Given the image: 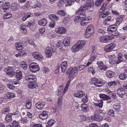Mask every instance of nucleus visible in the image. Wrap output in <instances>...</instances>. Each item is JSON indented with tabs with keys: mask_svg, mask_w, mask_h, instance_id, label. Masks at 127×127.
I'll return each mask as SVG.
<instances>
[{
	"mask_svg": "<svg viewBox=\"0 0 127 127\" xmlns=\"http://www.w3.org/2000/svg\"><path fill=\"white\" fill-rule=\"evenodd\" d=\"M77 67H70L67 70L66 72L67 75H69L68 78L70 80L67 82L65 88L67 90L69 86V84L70 80L73 79L74 76L76 75L77 72Z\"/></svg>",
	"mask_w": 127,
	"mask_h": 127,
	"instance_id": "f257e3e1",
	"label": "nucleus"
},
{
	"mask_svg": "<svg viewBox=\"0 0 127 127\" xmlns=\"http://www.w3.org/2000/svg\"><path fill=\"white\" fill-rule=\"evenodd\" d=\"M88 9V8H87V6H82L80 7L77 11L76 13V14L79 15L80 16V15L83 16L84 14H85L84 13Z\"/></svg>",
	"mask_w": 127,
	"mask_h": 127,
	"instance_id": "f03ea898",
	"label": "nucleus"
},
{
	"mask_svg": "<svg viewBox=\"0 0 127 127\" xmlns=\"http://www.w3.org/2000/svg\"><path fill=\"white\" fill-rule=\"evenodd\" d=\"M102 82L100 80L95 78H94L92 79V83L94 84L95 86L97 87H100L102 86Z\"/></svg>",
	"mask_w": 127,
	"mask_h": 127,
	"instance_id": "7ed1b4c3",
	"label": "nucleus"
},
{
	"mask_svg": "<svg viewBox=\"0 0 127 127\" xmlns=\"http://www.w3.org/2000/svg\"><path fill=\"white\" fill-rule=\"evenodd\" d=\"M6 74L10 77H12L14 76L15 72L14 71L13 68L11 67H8L7 68Z\"/></svg>",
	"mask_w": 127,
	"mask_h": 127,
	"instance_id": "20e7f679",
	"label": "nucleus"
},
{
	"mask_svg": "<svg viewBox=\"0 0 127 127\" xmlns=\"http://www.w3.org/2000/svg\"><path fill=\"white\" fill-rule=\"evenodd\" d=\"M116 45L114 43H111L107 45L104 48L105 51L107 52H109L111 50L113 49L116 46Z\"/></svg>",
	"mask_w": 127,
	"mask_h": 127,
	"instance_id": "39448f33",
	"label": "nucleus"
},
{
	"mask_svg": "<svg viewBox=\"0 0 127 127\" xmlns=\"http://www.w3.org/2000/svg\"><path fill=\"white\" fill-rule=\"evenodd\" d=\"M126 89L122 88L118 89L117 91V94L120 97L122 98L125 94Z\"/></svg>",
	"mask_w": 127,
	"mask_h": 127,
	"instance_id": "423d86ee",
	"label": "nucleus"
},
{
	"mask_svg": "<svg viewBox=\"0 0 127 127\" xmlns=\"http://www.w3.org/2000/svg\"><path fill=\"white\" fill-rule=\"evenodd\" d=\"M99 96L101 98H102L103 100H108L107 102V103H110L111 102V98L105 94H100Z\"/></svg>",
	"mask_w": 127,
	"mask_h": 127,
	"instance_id": "0eeeda50",
	"label": "nucleus"
},
{
	"mask_svg": "<svg viewBox=\"0 0 127 127\" xmlns=\"http://www.w3.org/2000/svg\"><path fill=\"white\" fill-rule=\"evenodd\" d=\"M45 53L46 56L47 58L51 57L52 56L53 53V51L52 48H49V47H46L45 50Z\"/></svg>",
	"mask_w": 127,
	"mask_h": 127,
	"instance_id": "6e6552de",
	"label": "nucleus"
},
{
	"mask_svg": "<svg viewBox=\"0 0 127 127\" xmlns=\"http://www.w3.org/2000/svg\"><path fill=\"white\" fill-rule=\"evenodd\" d=\"M91 119L93 120L100 121L103 119V117L97 114H95L94 115L91 117Z\"/></svg>",
	"mask_w": 127,
	"mask_h": 127,
	"instance_id": "1a4fd4ad",
	"label": "nucleus"
},
{
	"mask_svg": "<svg viewBox=\"0 0 127 127\" xmlns=\"http://www.w3.org/2000/svg\"><path fill=\"white\" fill-rule=\"evenodd\" d=\"M29 67L30 70L33 72H35L40 69V68L38 65H32L30 64Z\"/></svg>",
	"mask_w": 127,
	"mask_h": 127,
	"instance_id": "9d476101",
	"label": "nucleus"
},
{
	"mask_svg": "<svg viewBox=\"0 0 127 127\" xmlns=\"http://www.w3.org/2000/svg\"><path fill=\"white\" fill-rule=\"evenodd\" d=\"M32 55L34 58L40 61H42L43 60V58L41 54H39L38 52L33 53Z\"/></svg>",
	"mask_w": 127,
	"mask_h": 127,
	"instance_id": "9b49d317",
	"label": "nucleus"
},
{
	"mask_svg": "<svg viewBox=\"0 0 127 127\" xmlns=\"http://www.w3.org/2000/svg\"><path fill=\"white\" fill-rule=\"evenodd\" d=\"M35 81H33L30 82L28 83V87L31 89H33L38 87V86L37 84L35 82Z\"/></svg>",
	"mask_w": 127,
	"mask_h": 127,
	"instance_id": "f8f14e48",
	"label": "nucleus"
},
{
	"mask_svg": "<svg viewBox=\"0 0 127 127\" xmlns=\"http://www.w3.org/2000/svg\"><path fill=\"white\" fill-rule=\"evenodd\" d=\"M107 30L109 33H111V32L112 33H113L116 32L117 30L116 28V25H113L109 26Z\"/></svg>",
	"mask_w": 127,
	"mask_h": 127,
	"instance_id": "ddd939ff",
	"label": "nucleus"
},
{
	"mask_svg": "<svg viewBox=\"0 0 127 127\" xmlns=\"http://www.w3.org/2000/svg\"><path fill=\"white\" fill-rule=\"evenodd\" d=\"M55 32L60 34L65 33L66 32V29L63 27L59 28H57L55 30Z\"/></svg>",
	"mask_w": 127,
	"mask_h": 127,
	"instance_id": "4468645a",
	"label": "nucleus"
},
{
	"mask_svg": "<svg viewBox=\"0 0 127 127\" xmlns=\"http://www.w3.org/2000/svg\"><path fill=\"white\" fill-rule=\"evenodd\" d=\"M26 78V80L27 81H29L30 82L36 81L37 80L36 76H33L31 75H28Z\"/></svg>",
	"mask_w": 127,
	"mask_h": 127,
	"instance_id": "2eb2a0df",
	"label": "nucleus"
},
{
	"mask_svg": "<svg viewBox=\"0 0 127 127\" xmlns=\"http://www.w3.org/2000/svg\"><path fill=\"white\" fill-rule=\"evenodd\" d=\"M86 16V14H84L83 16L80 15V16L79 15V16H77L74 18V21L75 23L79 22Z\"/></svg>",
	"mask_w": 127,
	"mask_h": 127,
	"instance_id": "dca6fc26",
	"label": "nucleus"
},
{
	"mask_svg": "<svg viewBox=\"0 0 127 127\" xmlns=\"http://www.w3.org/2000/svg\"><path fill=\"white\" fill-rule=\"evenodd\" d=\"M15 77L18 80H20L22 78V72L19 70L16 71L15 72Z\"/></svg>",
	"mask_w": 127,
	"mask_h": 127,
	"instance_id": "f3484780",
	"label": "nucleus"
},
{
	"mask_svg": "<svg viewBox=\"0 0 127 127\" xmlns=\"http://www.w3.org/2000/svg\"><path fill=\"white\" fill-rule=\"evenodd\" d=\"M45 104L44 102H38L35 104V107L36 108L38 109H41L42 108Z\"/></svg>",
	"mask_w": 127,
	"mask_h": 127,
	"instance_id": "a211bd4d",
	"label": "nucleus"
},
{
	"mask_svg": "<svg viewBox=\"0 0 127 127\" xmlns=\"http://www.w3.org/2000/svg\"><path fill=\"white\" fill-rule=\"evenodd\" d=\"M48 113L45 111H43L42 114L39 115V117L42 120L46 119L48 117Z\"/></svg>",
	"mask_w": 127,
	"mask_h": 127,
	"instance_id": "6ab92c4d",
	"label": "nucleus"
},
{
	"mask_svg": "<svg viewBox=\"0 0 127 127\" xmlns=\"http://www.w3.org/2000/svg\"><path fill=\"white\" fill-rule=\"evenodd\" d=\"M85 95V93L83 92L80 91H78L77 93H75L74 94L75 97L78 98H80Z\"/></svg>",
	"mask_w": 127,
	"mask_h": 127,
	"instance_id": "aec40b11",
	"label": "nucleus"
},
{
	"mask_svg": "<svg viewBox=\"0 0 127 127\" xmlns=\"http://www.w3.org/2000/svg\"><path fill=\"white\" fill-rule=\"evenodd\" d=\"M70 38L69 37H66L64 38L63 41V43L65 46L69 45L70 42Z\"/></svg>",
	"mask_w": 127,
	"mask_h": 127,
	"instance_id": "412c9836",
	"label": "nucleus"
},
{
	"mask_svg": "<svg viewBox=\"0 0 127 127\" xmlns=\"http://www.w3.org/2000/svg\"><path fill=\"white\" fill-rule=\"evenodd\" d=\"M33 15L31 13L29 12L25 14L22 18V20L23 21H25L27 19L33 17Z\"/></svg>",
	"mask_w": 127,
	"mask_h": 127,
	"instance_id": "4be33fe9",
	"label": "nucleus"
},
{
	"mask_svg": "<svg viewBox=\"0 0 127 127\" xmlns=\"http://www.w3.org/2000/svg\"><path fill=\"white\" fill-rule=\"evenodd\" d=\"M114 75V73L110 70L107 71L105 73L106 76L108 78H112Z\"/></svg>",
	"mask_w": 127,
	"mask_h": 127,
	"instance_id": "5701e85b",
	"label": "nucleus"
},
{
	"mask_svg": "<svg viewBox=\"0 0 127 127\" xmlns=\"http://www.w3.org/2000/svg\"><path fill=\"white\" fill-rule=\"evenodd\" d=\"M86 31L93 34L94 32V29L93 25H89L87 27Z\"/></svg>",
	"mask_w": 127,
	"mask_h": 127,
	"instance_id": "b1692460",
	"label": "nucleus"
},
{
	"mask_svg": "<svg viewBox=\"0 0 127 127\" xmlns=\"http://www.w3.org/2000/svg\"><path fill=\"white\" fill-rule=\"evenodd\" d=\"M94 3L93 0H88L86 1V6H87L88 8V9H89V8H90L93 6Z\"/></svg>",
	"mask_w": 127,
	"mask_h": 127,
	"instance_id": "393cba45",
	"label": "nucleus"
},
{
	"mask_svg": "<svg viewBox=\"0 0 127 127\" xmlns=\"http://www.w3.org/2000/svg\"><path fill=\"white\" fill-rule=\"evenodd\" d=\"M81 110L84 112H87L89 110V107L86 104H82L81 105Z\"/></svg>",
	"mask_w": 127,
	"mask_h": 127,
	"instance_id": "a878e982",
	"label": "nucleus"
},
{
	"mask_svg": "<svg viewBox=\"0 0 127 127\" xmlns=\"http://www.w3.org/2000/svg\"><path fill=\"white\" fill-rule=\"evenodd\" d=\"M81 49V47L77 45L76 43L71 48V50L73 52H76L78 51Z\"/></svg>",
	"mask_w": 127,
	"mask_h": 127,
	"instance_id": "bb28decb",
	"label": "nucleus"
},
{
	"mask_svg": "<svg viewBox=\"0 0 127 127\" xmlns=\"http://www.w3.org/2000/svg\"><path fill=\"white\" fill-rule=\"evenodd\" d=\"M107 36H102L100 38V41L101 42L107 43L109 42V40L107 39Z\"/></svg>",
	"mask_w": 127,
	"mask_h": 127,
	"instance_id": "cd10ccee",
	"label": "nucleus"
},
{
	"mask_svg": "<svg viewBox=\"0 0 127 127\" xmlns=\"http://www.w3.org/2000/svg\"><path fill=\"white\" fill-rule=\"evenodd\" d=\"M26 118H22L21 119V123L22 124L24 125V127H25L27 124L28 121Z\"/></svg>",
	"mask_w": 127,
	"mask_h": 127,
	"instance_id": "c85d7f7f",
	"label": "nucleus"
},
{
	"mask_svg": "<svg viewBox=\"0 0 127 127\" xmlns=\"http://www.w3.org/2000/svg\"><path fill=\"white\" fill-rule=\"evenodd\" d=\"M111 22V17L108 16L107 17L103 22V24L104 25H109Z\"/></svg>",
	"mask_w": 127,
	"mask_h": 127,
	"instance_id": "c756f323",
	"label": "nucleus"
},
{
	"mask_svg": "<svg viewBox=\"0 0 127 127\" xmlns=\"http://www.w3.org/2000/svg\"><path fill=\"white\" fill-rule=\"evenodd\" d=\"M85 42L84 40H80L77 41L76 44L81 47V49L85 45Z\"/></svg>",
	"mask_w": 127,
	"mask_h": 127,
	"instance_id": "7c9ffc66",
	"label": "nucleus"
},
{
	"mask_svg": "<svg viewBox=\"0 0 127 127\" xmlns=\"http://www.w3.org/2000/svg\"><path fill=\"white\" fill-rule=\"evenodd\" d=\"M39 25L42 26H45L47 23V20L45 18L41 19L38 21Z\"/></svg>",
	"mask_w": 127,
	"mask_h": 127,
	"instance_id": "2f4dec72",
	"label": "nucleus"
},
{
	"mask_svg": "<svg viewBox=\"0 0 127 127\" xmlns=\"http://www.w3.org/2000/svg\"><path fill=\"white\" fill-rule=\"evenodd\" d=\"M94 104L95 106L101 108L103 106V101L102 100H100L98 101L97 103H95Z\"/></svg>",
	"mask_w": 127,
	"mask_h": 127,
	"instance_id": "473e14b6",
	"label": "nucleus"
},
{
	"mask_svg": "<svg viewBox=\"0 0 127 127\" xmlns=\"http://www.w3.org/2000/svg\"><path fill=\"white\" fill-rule=\"evenodd\" d=\"M15 46L18 50H22L23 48V45L21 43L18 42L16 43Z\"/></svg>",
	"mask_w": 127,
	"mask_h": 127,
	"instance_id": "72a5a7b5",
	"label": "nucleus"
},
{
	"mask_svg": "<svg viewBox=\"0 0 127 127\" xmlns=\"http://www.w3.org/2000/svg\"><path fill=\"white\" fill-rule=\"evenodd\" d=\"M119 83L120 82H116L115 81H112L109 83L108 86L110 87L111 86L115 87L116 86L117 84Z\"/></svg>",
	"mask_w": 127,
	"mask_h": 127,
	"instance_id": "f704fd0d",
	"label": "nucleus"
},
{
	"mask_svg": "<svg viewBox=\"0 0 127 127\" xmlns=\"http://www.w3.org/2000/svg\"><path fill=\"white\" fill-rule=\"evenodd\" d=\"M67 64H61V68L62 71L64 73L65 72L66 70L67 69Z\"/></svg>",
	"mask_w": 127,
	"mask_h": 127,
	"instance_id": "c9c22d12",
	"label": "nucleus"
},
{
	"mask_svg": "<svg viewBox=\"0 0 127 127\" xmlns=\"http://www.w3.org/2000/svg\"><path fill=\"white\" fill-rule=\"evenodd\" d=\"M62 96H60L58 100V104L59 108L61 109L62 108Z\"/></svg>",
	"mask_w": 127,
	"mask_h": 127,
	"instance_id": "e433bc0d",
	"label": "nucleus"
},
{
	"mask_svg": "<svg viewBox=\"0 0 127 127\" xmlns=\"http://www.w3.org/2000/svg\"><path fill=\"white\" fill-rule=\"evenodd\" d=\"M15 94L14 93L8 92L6 93V96L7 98L11 99L15 97Z\"/></svg>",
	"mask_w": 127,
	"mask_h": 127,
	"instance_id": "4c0bfd02",
	"label": "nucleus"
},
{
	"mask_svg": "<svg viewBox=\"0 0 127 127\" xmlns=\"http://www.w3.org/2000/svg\"><path fill=\"white\" fill-rule=\"evenodd\" d=\"M64 86V85H63L59 87L57 91V95L58 96L60 95L62 93L63 90Z\"/></svg>",
	"mask_w": 127,
	"mask_h": 127,
	"instance_id": "58836bf2",
	"label": "nucleus"
},
{
	"mask_svg": "<svg viewBox=\"0 0 127 127\" xmlns=\"http://www.w3.org/2000/svg\"><path fill=\"white\" fill-rule=\"evenodd\" d=\"M12 16L11 14L9 13L5 14L3 16V18L4 20L8 19L11 18Z\"/></svg>",
	"mask_w": 127,
	"mask_h": 127,
	"instance_id": "ea45409f",
	"label": "nucleus"
},
{
	"mask_svg": "<svg viewBox=\"0 0 127 127\" xmlns=\"http://www.w3.org/2000/svg\"><path fill=\"white\" fill-rule=\"evenodd\" d=\"M98 67L99 69H100L101 70H105L107 69V67L103 64H99Z\"/></svg>",
	"mask_w": 127,
	"mask_h": 127,
	"instance_id": "a19ab883",
	"label": "nucleus"
},
{
	"mask_svg": "<svg viewBox=\"0 0 127 127\" xmlns=\"http://www.w3.org/2000/svg\"><path fill=\"white\" fill-rule=\"evenodd\" d=\"M49 17L51 20L54 19L56 21H57L59 19V17L58 16L54 14L51 15L49 16Z\"/></svg>",
	"mask_w": 127,
	"mask_h": 127,
	"instance_id": "79ce46f5",
	"label": "nucleus"
},
{
	"mask_svg": "<svg viewBox=\"0 0 127 127\" xmlns=\"http://www.w3.org/2000/svg\"><path fill=\"white\" fill-rule=\"evenodd\" d=\"M21 30L22 32L26 34L27 33V31L26 29L25 26L24 25H21L20 27Z\"/></svg>",
	"mask_w": 127,
	"mask_h": 127,
	"instance_id": "37998d69",
	"label": "nucleus"
},
{
	"mask_svg": "<svg viewBox=\"0 0 127 127\" xmlns=\"http://www.w3.org/2000/svg\"><path fill=\"white\" fill-rule=\"evenodd\" d=\"M12 120L11 116L9 114L6 116L5 120L7 122H10Z\"/></svg>",
	"mask_w": 127,
	"mask_h": 127,
	"instance_id": "c03bdc74",
	"label": "nucleus"
},
{
	"mask_svg": "<svg viewBox=\"0 0 127 127\" xmlns=\"http://www.w3.org/2000/svg\"><path fill=\"white\" fill-rule=\"evenodd\" d=\"M12 127H21L19 122H16V121H13L12 123Z\"/></svg>",
	"mask_w": 127,
	"mask_h": 127,
	"instance_id": "a18cd8bd",
	"label": "nucleus"
},
{
	"mask_svg": "<svg viewBox=\"0 0 127 127\" xmlns=\"http://www.w3.org/2000/svg\"><path fill=\"white\" fill-rule=\"evenodd\" d=\"M28 42L31 45H32L34 47H36V45L33 42V40L32 39H30L28 40Z\"/></svg>",
	"mask_w": 127,
	"mask_h": 127,
	"instance_id": "49530a36",
	"label": "nucleus"
},
{
	"mask_svg": "<svg viewBox=\"0 0 127 127\" xmlns=\"http://www.w3.org/2000/svg\"><path fill=\"white\" fill-rule=\"evenodd\" d=\"M121 106L120 105L117 104L114 105L113 107L115 110L117 111H119L121 108Z\"/></svg>",
	"mask_w": 127,
	"mask_h": 127,
	"instance_id": "de8ad7c7",
	"label": "nucleus"
},
{
	"mask_svg": "<svg viewBox=\"0 0 127 127\" xmlns=\"http://www.w3.org/2000/svg\"><path fill=\"white\" fill-rule=\"evenodd\" d=\"M127 77V75L125 74H121L119 75V78L121 79H125Z\"/></svg>",
	"mask_w": 127,
	"mask_h": 127,
	"instance_id": "09e8293b",
	"label": "nucleus"
},
{
	"mask_svg": "<svg viewBox=\"0 0 127 127\" xmlns=\"http://www.w3.org/2000/svg\"><path fill=\"white\" fill-rule=\"evenodd\" d=\"M35 23L33 22L32 23L30 22H29L28 23L27 25H26V26L27 27H30L31 28H32L34 26Z\"/></svg>",
	"mask_w": 127,
	"mask_h": 127,
	"instance_id": "8fccbe9b",
	"label": "nucleus"
},
{
	"mask_svg": "<svg viewBox=\"0 0 127 127\" xmlns=\"http://www.w3.org/2000/svg\"><path fill=\"white\" fill-rule=\"evenodd\" d=\"M93 34L90 32H88L86 31V33L85 34V37L86 38H89L91 35H92Z\"/></svg>",
	"mask_w": 127,
	"mask_h": 127,
	"instance_id": "3c124183",
	"label": "nucleus"
},
{
	"mask_svg": "<svg viewBox=\"0 0 127 127\" xmlns=\"http://www.w3.org/2000/svg\"><path fill=\"white\" fill-rule=\"evenodd\" d=\"M55 123V121L52 119L50 120L48 122V124L50 126H52Z\"/></svg>",
	"mask_w": 127,
	"mask_h": 127,
	"instance_id": "603ef678",
	"label": "nucleus"
},
{
	"mask_svg": "<svg viewBox=\"0 0 127 127\" xmlns=\"http://www.w3.org/2000/svg\"><path fill=\"white\" fill-rule=\"evenodd\" d=\"M32 103L30 101H28L26 102V106L27 108L30 109L31 107Z\"/></svg>",
	"mask_w": 127,
	"mask_h": 127,
	"instance_id": "864d4df0",
	"label": "nucleus"
},
{
	"mask_svg": "<svg viewBox=\"0 0 127 127\" xmlns=\"http://www.w3.org/2000/svg\"><path fill=\"white\" fill-rule=\"evenodd\" d=\"M106 15L105 14H104V11H101L100 12L99 16L100 18H103L106 16Z\"/></svg>",
	"mask_w": 127,
	"mask_h": 127,
	"instance_id": "5fc2aeb1",
	"label": "nucleus"
},
{
	"mask_svg": "<svg viewBox=\"0 0 127 127\" xmlns=\"http://www.w3.org/2000/svg\"><path fill=\"white\" fill-rule=\"evenodd\" d=\"M70 20V18L68 17L64 18L63 20V22L64 24H66Z\"/></svg>",
	"mask_w": 127,
	"mask_h": 127,
	"instance_id": "6e6d98bb",
	"label": "nucleus"
},
{
	"mask_svg": "<svg viewBox=\"0 0 127 127\" xmlns=\"http://www.w3.org/2000/svg\"><path fill=\"white\" fill-rule=\"evenodd\" d=\"M18 54L20 56H24L25 55L27 54L25 53V51L24 50L20 51L18 52Z\"/></svg>",
	"mask_w": 127,
	"mask_h": 127,
	"instance_id": "4d7b16f0",
	"label": "nucleus"
},
{
	"mask_svg": "<svg viewBox=\"0 0 127 127\" xmlns=\"http://www.w3.org/2000/svg\"><path fill=\"white\" fill-rule=\"evenodd\" d=\"M58 14L61 16H64L65 15V13L64 11L62 10H61L58 11Z\"/></svg>",
	"mask_w": 127,
	"mask_h": 127,
	"instance_id": "13d9d810",
	"label": "nucleus"
},
{
	"mask_svg": "<svg viewBox=\"0 0 127 127\" xmlns=\"http://www.w3.org/2000/svg\"><path fill=\"white\" fill-rule=\"evenodd\" d=\"M114 112L115 111L113 110H110L108 111V114L109 115H111L112 116H114L115 114Z\"/></svg>",
	"mask_w": 127,
	"mask_h": 127,
	"instance_id": "bf43d9fd",
	"label": "nucleus"
},
{
	"mask_svg": "<svg viewBox=\"0 0 127 127\" xmlns=\"http://www.w3.org/2000/svg\"><path fill=\"white\" fill-rule=\"evenodd\" d=\"M121 54L120 53H119L118 54V55L119 56L118 57V61L117 63L116 64H119V63H120L123 60V59L122 58V56H121Z\"/></svg>",
	"mask_w": 127,
	"mask_h": 127,
	"instance_id": "052dcab7",
	"label": "nucleus"
},
{
	"mask_svg": "<svg viewBox=\"0 0 127 127\" xmlns=\"http://www.w3.org/2000/svg\"><path fill=\"white\" fill-rule=\"evenodd\" d=\"M102 3L100 0H96L95 2V5L96 6L98 7L101 5Z\"/></svg>",
	"mask_w": 127,
	"mask_h": 127,
	"instance_id": "680f3d73",
	"label": "nucleus"
},
{
	"mask_svg": "<svg viewBox=\"0 0 127 127\" xmlns=\"http://www.w3.org/2000/svg\"><path fill=\"white\" fill-rule=\"evenodd\" d=\"M106 4L105 3H104L101 8L100 10H102V11H104L106 9Z\"/></svg>",
	"mask_w": 127,
	"mask_h": 127,
	"instance_id": "e2e57ef3",
	"label": "nucleus"
},
{
	"mask_svg": "<svg viewBox=\"0 0 127 127\" xmlns=\"http://www.w3.org/2000/svg\"><path fill=\"white\" fill-rule=\"evenodd\" d=\"M55 25V21H53L52 22H50L49 25V26L50 28H53Z\"/></svg>",
	"mask_w": 127,
	"mask_h": 127,
	"instance_id": "0e129e2a",
	"label": "nucleus"
},
{
	"mask_svg": "<svg viewBox=\"0 0 127 127\" xmlns=\"http://www.w3.org/2000/svg\"><path fill=\"white\" fill-rule=\"evenodd\" d=\"M82 101L84 103L88 101V98L87 95H86L85 97H84L82 99Z\"/></svg>",
	"mask_w": 127,
	"mask_h": 127,
	"instance_id": "69168bd1",
	"label": "nucleus"
},
{
	"mask_svg": "<svg viewBox=\"0 0 127 127\" xmlns=\"http://www.w3.org/2000/svg\"><path fill=\"white\" fill-rule=\"evenodd\" d=\"M10 7L6 6H3L2 7V9L3 10V12H5L6 10H9V8Z\"/></svg>",
	"mask_w": 127,
	"mask_h": 127,
	"instance_id": "338daca9",
	"label": "nucleus"
},
{
	"mask_svg": "<svg viewBox=\"0 0 127 127\" xmlns=\"http://www.w3.org/2000/svg\"><path fill=\"white\" fill-rule=\"evenodd\" d=\"M88 23V22H87V21L84 20V19L81 22L80 24L82 26H84L86 24Z\"/></svg>",
	"mask_w": 127,
	"mask_h": 127,
	"instance_id": "774afa93",
	"label": "nucleus"
}]
</instances>
